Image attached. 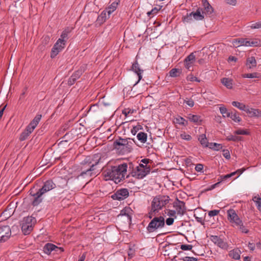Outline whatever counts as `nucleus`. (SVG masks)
<instances>
[{"instance_id": "1", "label": "nucleus", "mask_w": 261, "mask_h": 261, "mask_svg": "<svg viewBox=\"0 0 261 261\" xmlns=\"http://www.w3.org/2000/svg\"><path fill=\"white\" fill-rule=\"evenodd\" d=\"M127 168L128 164L125 163L115 166H108L102 168V175L105 180H111L118 184L124 179Z\"/></svg>"}, {"instance_id": "2", "label": "nucleus", "mask_w": 261, "mask_h": 261, "mask_svg": "<svg viewBox=\"0 0 261 261\" xmlns=\"http://www.w3.org/2000/svg\"><path fill=\"white\" fill-rule=\"evenodd\" d=\"M56 187V184L52 180L49 179L45 181L42 188L39 189L37 192H35L34 191V188L31 189L30 190V194L34 197V199L32 202V205L37 206L40 204L43 200L42 195Z\"/></svg>"}, {"instance_id": "3", "label": "nucleus", "mask_w": 261, "mask_h": 261, "mask_svg": "<svg viewBox=\"0 0 261 261\" xmlns=\"http://www.w3.org/2000/svg\"><path fill=\"white\" fill-rule=\"evenodd\" d=\"M135 143L134 139L130 138L123 139L119 137L113 143L114 147L119 154H125L130 152Z\"/></svg>"}, {"instance_id": "4", "label": "nucleus", "mask_w": 261, "mask_h": 261, "mask_svg": "<svg viewBox=\"0 0 261 261\" xmlns=\"http://www.w3.org/2000/svg\"><path fill=\"white\" fill-rule=\"evenodd\" d=\"M169 197L166 195H159L154 197L151 203L150 214L152 213H158L169 203Z\"/></svg>"}, {"instance_id": "5", "label": "nucleus", "mask_w": 261, "mask_h": 261, "mask_svg": "<svg viewBox=\"0 0 261 261\" xmlns=\"http://www.w3.org/2000/svg\"><path fill=\"white\" fill-rule=\"evenodd\" d=\"M42 118L41 114H37L26 127L24 130L21 134L19 139L20 141L26 140L30 134L34 131L39 124Z\"/></svg>"}, {"instance_id": "6", "label": "nucleus", "mask_w": 261, "mask_h": 261, "mask_svg": "<svg viewBox=\"0 0 261 261\" xmlns=\"http://www.w3.org/2000/svg\"><path fill=\"white\" fill-rule=\"evenodd\" d=\"M232 44L234 47L241 46L258 47L261 46V41L258 39L248 40L247 38H240L233 39Z\"/></svg>"}, {"instance_id": "7", "label": "nucleus", "mask_w": 261, "mask_h": 261, "mask_svg": "<svg viewBox=\"0 0 261 261\" xmlns=\"http://www.w3.org/2000/svg\"><path fill=\"white\" fill-rule=\"evenodd\" d=\"M165 219L163 216L155 217L149 223L146 230L149 233L156 232L165 226Z\"/></svg>"}, {"instance_id": "8", "label": "nucleus", "mask_w": 261, "mask_h": 261, "mask_svg": "<svg viewBox=\"0 0 261 261\" xmlns=\"http://www.w3.org/2000/svg\"><path fill=\"white\" fill-rule=\"evenodd\" d=\"M36 223L35 217L28 216L24 217L20 221L21 230L24 235L30 234L33 230V227Z\"/></svg>"}, {"instance_id": "9", "label": "nucleus", "mask_w": 261, "mask_h": 261, "mask_svg": "<svg viewBox=\"0 0 261 261\" xmlns=\"http://www.w3.org/2000/svg\"><path fill=\"white\" fill-rule=\"evenodd\" d=\"M150 166L149 165H144L143 164H139L136 167L135 169L131 172L132 176L138 179H142L150 173Z\"/></svg>"}, {"instance_id": "10", "label": "nucleus", "mask_w": 261, "mask_h": 261, "mask_svg": "<svg viewBox=\"0 0 261 261\" xmlns=\"http://www.w3.org/2000/svg\"><path fill=\"white\" fill-rule=\"evenodd\" d=\"M81 172L77 176V179L81 178H90L93 176H95L96 173L94 172L93 170L90 167L89 164H86L84 162V160L81 163Z\"/></svg>"}, {"instance_id": "11", "label": "nucleus", "mask_w": 261, "mask_h": 261, "mask_svg": "<svg viewBox=\"0 0 261 261\" xmlns=\"http://www.w3.org/2000/svg\"><path fill=\"white\" fill-rule=\"evenodd\" d=\"M84 162L86 164H89L90 167H91L94 171L95 170V166L102 162L101 154L95 153L92 156H87L85 158Z\"/></svg>"}, {"instance_id": "12", "label": "nucleus", "mask_w": 261, "mask_h": 261, "mask_svg": "<svg viewBox=\"0 0 261 261\" xmlns=\"http://www.w3.org/2000/svg\"><path fill=\"white\" fill-rule=\"evenodd\" d=\"M211 241L216 246L222 249L227 250L229 245L226 240L220 236L211 235L210 237Z\"/></svg>"}, {"instance_id": "13", "label": "nucleus", "mask_w": 261, "mask_h": 261, "mask_svg": "<svg viewBox=\"0 0 261 261\" xmlns=\"http://www.w3.org/2000/svg\"><path fill=\"white\" fill-rule=\"evenodd\" d=\"M66 43L60 39H58L50 53V57L53 59L56 57L65 47Z\"/></svg>"}, {"instance_id": "14", "label": "nucleus", "mask_w": 261, "mask_h": 261, "mask_svg": "<svg viewBox=\"0 0 261 261\" xmlns=\"http://www.w3.org/2000/svg\"><path fill=\"white\" fill-rule=\"evenodd\" d=\"M227 219L229 222L233 224V226H236L242 223V220L239 217L233 209H229L227 211Z\"/></svg>"}, {"instance_id": "15", "label": "nucleus", "mask_w": 261, "mask_h": 261, "mask_svg": "<svg viewBox=\"0 0 261 261\" xmlns=\"http://www.w3.org/2000/svg\"><path fill=\"white\" fill-rule=\"evenodd\" d=\"M173 206L175 208V213L180 216H183L186 212L185 203L178 199L173 202Z\"/></svg>"}, {"instance_id": "16", "label": "nucleus", "mask_w": 261, "mask_h": 261, "mask_svg": "<svg viewBox=\"0 0 261 261\" xmlns=\"http://www.w3.org/2000/svg\"><path fill=\"white\" fill-rule=\"evenodd\" d=\"M129 195V192L127 189L123 188L116 191L111 196V198L114 200H122L126 198Z\"/></svg>"}, {"instance_id": "17", "label": "nucleus", "mask_w": 261, "mask_h": 261, "mask_svg": "<svg viewBox=\"0 0 261 261\" xmlns=\"http://www.w3.org/2000/svg\"><path fill=\"white\" fill-rule=\"evenodd\" d=\"M11 235V231L10 227L4 225L0 227V243L7 241Z\"/></svg>"}, {"instance_id": "18", "label": "nucleus", "mask_w": 261, "mask_h": 261, "mask_svg": "<svg viewBox=\"0 0 261 261\" xmlns=\"http://www.w3.org/2000/svg\"><path fill=\"white\" fill-rule=\"evenodd\" d=\"M202 12L204 15H210L214 12V9L208 2L207 0H201Z\"/></svg>"}, {"instance_id": "19", "label": "nucleus", "mask_w": 261, "mask_h": 261, "mask_svg": "<svg viewBox=\"0 0 261 261\" xmlns=\"http://www.w3.org/2000/svg\"><path fill=\"white\" fill-rule=\"evenodd\" d=\"M133 71L135 72L138 76V81L135 83V85L137 84L139 81L142 79V73L143 72V70L141 69L139 64L137 62V61H136L133 65L132 67Z\"/></svg>"}, {"instance_id": "20", "label": "nucleus", "mask_w": 261, "mask_h": 261, "mask_svg": "<svg viewBox=\"0 0 261 261\" xmlns=\"http://www.w3.org/2000/svg\"><path fill=\"white\" fill-rule=\"evenodd\" d=\"M202 8L198 7L195 12H192L193 18L195 20H202L204 18V14L202 11Z\"/></svg>"}, {"instance_id": "21", "label": "nucleus", "mask_w": 261, "mask_h": 261, "mask_svg": "<svg viewBox=\"0 0 261 261\" xmlns=\"http://www.w3.org/2000/svg\"><path fill=\"white\" fill-rule=\"evenodd\" d=\"M245 112H246L248 114L249 116L250 117H261V111L258 109L249 108L248 107H247V108Z\"/></svg>"}, {"instance_id": "22", "label": "nucleus", "mask_w": 261, "mask_h": 261, "mask_svg": "<svg viewBox=\"0 0 261 261\" xmlns=\"http://www.w3.org/2000/svg\"><path fill=\"white\" fill-rule=\"evenodd\" d=\"M73 29V28L66 27L62 31L60 35V38L58 39H60L62 40L63 42L66 43L67 41L69 38L68 35L69 33L71 32Z\"/></svg>"}, {"instance_id": "23", "label": "nucleus", "mask_w": 261, "mask_h": 261, "mask_svg": "<svg viewBox=\"0 0 261 261\" xmlns=\"http://www.w3.org/2000/svg\"><path fill=\"white\" fill-rule=\"evenodd\" d=\"M188 119L197 125H200L202 121L201 116L197 115L189 114L187 116Z\"/></svg>"}, {"instance_id": "24", "label": "nucleus", "mask_w": 261, "mask_h": 261, "mask_svg": "<svg viewBox=\"0 0 261 261\" xmlns=\"http://www.w3.org/2000/svg\"><path fill=\"white\" fill-rule=\"evenodd\" d=\"M56 248H58V247L53 244L48 243L45 245L43 250L45 254L49 255L52 251L55 250L58 252V251L56 250Z\"/></svg>"}, {"instance_id": "25", "label": "nucleus", "mask_w": 261, "mask_h": 261, "mask_svg": "<svg viewBox=\"0 0 261 261\" xmlns=\"http://www.w3.org/2000/svg\"><path fill=\"white\" fill-rule=\"evenodd\" d=\"M131 212L132 210L130 207H125L120 211L119 216H125L127 218V221L130 222L132 220Z\"/></svg>"}, {"instance_id": "26", "label": "nucleus", "mask_w": 261, "mask_h": 261, "mask_svg": "<svg viewBox=\"0 0 261 261\" xmlns=\"http://www.w3.org/2000/svg\"><path fill=\"white\" fill-rule=\"evenodd\" d=\"M14 213L13 207H11V204H9L6 209L2 213L1 216H4V219L9 218Z\"/></svg>"}, {"instance_id": "27", "label": "nucleus", "mask_w": 261, "mask_h": 261, "mask_svg": "<svg viewBox=\"0 0 261 261\" xmlns=\"http://www.w3.org/2000/svg\"><path fill=\"white\" fill-rule=\"evenodd\" d=\"M256 64L257 63L255 59V57H250L247 59L246 65L248 68H253L256 67Z\"/></svg>"}, {"instance_id": "28", "label": "nucleus", "mask_w": 261, "mask_h": 261, "mask_svg": "<svg viewBox=\"0 0 261 261\" xmlns=\"http://www.w3.org/2000/svg\"><path fill=\"white\" fill-rule=\"evenodd\" d=\"M222 84L227 89H231L233 87L232 80L229 78L223 77L221 79Z\"/></svg>"}, {"instance_id": "29", "label": "nucleus", "mask_w": 261, "mask_h": 261, "mask_svg": "<svg viewBox=\"0 0 261 261\" xmlns=\"http://www.w3.org/2000/svg\"><path fill=\"white\" fill-rule=\"evenodd\" d=\"M117 6V3L113 2L111 4L110 6H109L107 8H106L104 10L107 13L108 17H110V15L116 10Z\"/></svg>"}, {"instance_id": "30", "label": "nucleus", "mask_w": 261, "mask_h": 261, "mask_svg": "<svg viewBox=\"0 0 261 261\" xmlns=\"http://www.w3.org/2000/svg\"><path fill=\"white\" fill-rule=\"evenodd\" d=\"M198 140L203 147H207L208 146V140L205 134H201L199 135L198 138Z\"/></svg>"}, {"instance_id": "31", "label": "nucleus", "mask_w": 261, "mask_h": 261, "mask_svg": "<svg viewBox=\"0 0 261 261\" xmlns=\"http://www.w3.org/2000/svg\"><path fill=\"white\" fill-rule=\"evenodd\" d=\"M229 256L234 259H239L240 258V251L238 249H233L229 251Z\"/></svg>"}, {"instance_id": "32", "label": "nucleus", "mask_w": 261, "mask_h": 261, "mask_svg": "<svg viewBox=\"0 0 261 261\" xmlns=\"http://www.w3.org/2000/svg\"><path fill=\"white\" fill-rule=\"evenodd\" d=\"M137 138L140 142L145 143L147 139V134L144 132H140L137 135Z\"/></svg>"}, {"instance_id": "33", "label": "nucleus", "mask_w": 261, "mask_h": 261, "mask_svg": "<svg viewBox=\"0 0 261 261\" xmlns=\"http://www.w3.org/2000/svg\"><path fill=\"white\" fill-rule=\"evenodd\" d=\"M194 20L192 12L187 13L186 15L182 17V21L184 23H190Z\"/></svg>"}, {"instance_id": "34", "label": "nucleus", "mask_w": 261, "mask_h": 261, "mask_svg": "<svg viewBox=\"0 0 261 261\" xmlns=\"http://www.w3.org/2000/svg\"><path fill=\"white\" fill-rule=\"evenodd\" d=\"M243 78H261V74L258 72H253L251 73H245L242 75Z\"/></svg>"}, {"instance_id": "35", "label": "nucleus", "mask_w": 261, "mask_h": 261, "mask_svg": "<svg viewBox=\"0 0 261 261\" xmlns=\"http://www.w3.org/2000/svg\"><path fill=\"white\" fill-rule=\"evenodd\" d=\"M175 122L182 126H187L188 124V121L181 116H178L175 119Z\"/></svg>"}, {"instance_id": "36", "label": "nucleus", "mask_w": 261, "mask_h": 261, "mask_svg": "<svg viewBox=\"0 0 261 261\" xmlns=\"http://www.w3.org/2000/svg\"><path fill=\"white\" fill-rule=\"evenodd\" d=\"M252 200L255 203L257 210L261 212V198L258 196H255L253 197Z\"/></svg>"}, {"instance_id": "37", "label": "nucleus", "mask_w": 261, "mask_h": 261, "mask_svg": "<svg viewBox=\"0 0 261 261\" xmlns=\"http://www.w3.org/2000/svg\"><path fill=\"white\" fill-rule=\"evenodd\" d=\"M232 105L233 107H237L241 111H245L247 107L243 103L238 101H232Z\"/></svg>"}, {"instance_id": "38", "label": "nucleus", "mask_w": 261, "mask_h": 261, "mask_svg": "<svg viewBox=\"0 0 261 261\" xmlns=\"http://www.w3.org/2000/svg\"><path fill=\"white\" fill-rule=\"evenodd\" d=\"M219 110L220 113L222 115V116L224 118L225 117H229L230 114L231 112H228V110L224 106H221L219 108Z\"/></svg>"}, {"instance_id": "39", "label": "nucleus", "mask_w": 261, "mask_h": 261, "mask_svg": "<svg viewBox=\"0 0 261 261\" xmlns=\"http://www.w3.org/2000/svg\"><path fill=\"white\" fill-rule=\"evenodd\" d=\"M108 18L109 17L107 13L103 10L101 13V14L98 16L97 21H100L101 22H103Z\"/></svg>"}, {"instance_id": "40", "label": "nucleus", "mask_w": 261, "mask_h": 261, "mask_svg": "<svg viewBox=\"0 0 261 261\" xmlns=\"http://www.w3.org/2000/svg\"><path fill=\"white\" fill-rule=\"evenodd\" d=\"M209 147L214 150L218 151L222 149V146L221 144L217 143H211L210 144Z\"/></svg>"}, {"instance_id": "41", "label": "nucleus", "mask_w": 261, "mask_h": 261, "mask_svg": "<svg viewBox=\"0 0 261 261\" xmlns=\"http://www.w3.org/2000/svg\"><path fill=\"white\" fill-rule=\"evenodd\" d=\"M241 140V137L235 135H229L226 137V140L238 142Z\"/></svg>"}, {"instance_id": "42", "label": "nucleus", "mask_w": 261, "mask_h": 261, "mask_svg": "<svg viewBox=\"0 0 261 261\" xmlns=\"http://www.w3.org/2000/svg\"><path fill=\"white\" fill-rule=\"evenodd\" d=\"M229 117L234 121L236 122H240L241 121V118L236 113L231 112Z\"/></svg>"}, {"instance_id": "43", "label": "nucleus", "mask_w": 261, "mask_h": 261, "mask_svg": "<svg viewBox=\"0 0 261 261\" xmlns=\"http://www.w3.org/2000/svg\"><path fill=\"white\" fill-rule=\"evenodd\" d=\"M251 29H261V21L256 22H252L248 26Z\"/></svg>"}, {"instance_id": "44", "label": "nucleus", "mask_w": 261, "mask_h": 261, "mask_svg": "<svg viewBox=\"0 0 261 261\" xmlns=\"http://www.w3.org/2000/svg\"><path fill=\"white\" fill-rule=\"evenodd\" d=\"M195 60V56L193 53H191L185 59V62H191L193 64Z\"/></svg>"}, {"instance_id": "45", "label": "nucleus", "mask_w": 261, "mask_h": 261, "mask_svg": "<svg viewBox=\"0 0 261 261\" xmlns=\"http://www.w3.org/2000/svg\"><path fill=\"white\" fill-rule=\"evenodd\" d=\"M142 126L140 124H137V125L133 126V128L131 129V133L134 135H136L137 132L141 129H142Z\"/></svg>"}, {"instance_id": "46", "label": "nucleus", "mask_w": 261, "mask_h": 261, "mask_svg": "<svg viewBox=\"0 0 261 261\" xmlns=\"http://www.w3.org/2000/svg\"><path fill=\"white\" fill-rule=\"evenodd\" d=\"M179 70L176 68L172 69L170 72L169 74L171 77H177L179 75Z\"/></svg>"}, {"instance_id": "47", "label": "nucleus", "mask_w": 261, "mask_h": 261, "mask_svg": "<svg viewBox=\"0 0 261 261\" xmlns=\"http://www.w3.org/2000/svg\"><path fill=\"white\" fill-rule=\"evenodd\" d=\"M84 72V69H79L77 71H75L73 74V77H75L76 79H78L82 75L83 73Z\"/></svg>"}, {"instance_id": "48", "label": "nucleus", "mask_w": 261, "mask_h": 261, "mask_svg": "<svg viewBox=\"0 0 261 261\" xmlns=\"http://www.w3.org/2000/svg\"><path fill=\"white\" fill-rule=\"evenodd\" d=\"M236 135H248L250 133L245 129H239L236 130L234 133Z\"/></svg>"}, {"instance_id": "49", "label": "nucleus", "mask_w": 261, "mask_h": 261, "mask_svg": "<svg viewBox=\"0 0 261 261\" xmlns=\"http://www.w3.org/2000/svg\"><path fill=\"white\" fill-rule=\"evenodd\" d=\"M135 249L134 246L129 247L127 252L128 256L130 258H133L135 255Z\"/></svg>"}, {"instance_id": "50", "label": "nucleus", "mask_w": 261, "mask_h": 261, "mask_svg": "<svg viewBox=\"0 0 261 261\" xmlns=\"http://www.w3.org/2000/svg\"><path fill=\"white\" fill-rule=\"evenodd\" d=\"M184 102L186 103L188 106H189L191 108L193 107L194 106V101L191 98H186L185 99H184Z\"/></svg>"}, {"instance_id": "51", "label": "nucleus", "mask_w": 261, "mask_h": 261, "mask_svg": "<svg viewBox=\"0 0 261 261\" xmlns=\"http://www.w3.org/2000/svg\"><path fill=\"white\" fill-rule=\"evenodd\" d=\"M180 136L182 139L185 140L187 141H190L192 139V137L190 135L187 134L185 132L181 134Z\"/></svg>"}, {"instance_id": "52", "label": "nucleus", "mask_w": 261, "mask_h": 261, "mask_svg": "<svg viewBox=\"0 0 261 261\" xmlns=\"http://www.w3.org/2000/svg\"><path fill=\"white\" fill-rule=\"evenodd\" d=\"M167 212H166L167 216H169L171 218H176V213H175V211L174 210H167Z\"/></svg>"}, {"instance_id": "53", "label": "nucleus", "mask_w": 261, "mask_h": 261, "mask_svg": "<svg viewBox=\"0 0 261 261\" xmlns=\"http://www.w3.org/2000/svg\"><path fill=\"white\" fill-rule=\"evenodd\" d=\"M236 226L238 227L242 232L245 233L248 232V230L244 226L243 222H242L240 225H238Z\"/></svg>"}, {"instance_id": "54", "label": "nucleus", "mask_w": 261, "mask_h": 261, "mask_svg": "<svg viewBox=\"0 0 261 261\" xmlns=\"http://www.w3.org/2000/svg\"><path fill=\"white\" fill-rule=\"evenodd\" d=\"M192 248V245L182 244L180 245V249L182 250H191Z\"/></svg>"}, {"instance_id": "55", "label": "nucleus", "mask_w": 261, "mask_h": 261, "mask_svg": "<svg viewBox=\"0 0 261 261\" xmlns=\"http://www.w3.org/2000/svg\"><path fill=\"white\" fill-rule=\"evenodd\" d=\"M195 170L198 172H203V165L202 164H198L195 167Z\"/></svg>"}, {"instance_id": "56", "label": "nucleus", "mask_w": 261, "mask_h": 261, "mask_svg": "<svg viewBox=\"0 0 261 261\" xmlns=\"http://www.w3.org/2000/svg\"><path fill=\"white\" fill-rule=\"evenodd\" d=\"M158 11L159 9L156 7H154L151 11L147 13V15L150 17L158 13Z\"/></svg>"}, {"instance_id": "57", "label": "nucleus", "mask_w": 261, "mask_h": 261, "mask_svg": "<svg viewBox=\"0 0 261 261\" xmlns=\"http://www.w3.org/2000/svg\"><path fill=\"white\" fill-rule=\"evenodd\" d=\"M50 41V37L48 36H46L42 38V44L45 46L47 45Z\"/></svg>"}, {"instance_id": "58", "label": "nucleus", "mask_w": 261, "mask_h": 261, "mask_svg": "<svg viewBox=\"0 0 261 261\" xmlns=\"http://www.w3.org/2000/svg\"><path fill=\"white\" fill-rule=\"evenodd\" d=\"M183 261H197L198 258L194 257L185 256L180 259Z\"/></svg>"}, {"instance_id": "59", "label": "nucleus", "mask_w": 261, "mask_h": 261, "mask_svg": "<svg viewBox=\"0 0 261 261\" xmlns=\"http://www.w3.org/2000/svg\"><path fill=\"white\" fill-rule=\"evenodd\" d=\"M223 151V155L225 158H226L227 160H229L230 159V155L229 151L228 149H223L222 150Z\"/></svg>"}, {"instance_id": "60", "label": "nucleus", "mask_w": 261, "mask_h": 261, "mask_svg": "<svg viewBox=\"0 0 261 261\" xmlns=\"http://www.w3.org/2000/svg\"><path fill=\"white\" fill-rule=\"evenodd\" d=\"M219 212H220L219 210H212L208 212V215L211 217L215 216L217 215L219 213Z\"/></svg>"}, {"instance_id": "61", "label": "nucleus", "mask_w": 261, "mask_h": 261, "mask_svg": "<svg viewBox=\"0 0 261 261\" xmlns=\"http://www.w3.org/2000/svg\"><path fill=\"white\" fill-rule=\"evenodd\" d=\"M194 216L196 221L200 223L202 225H204V220L202 217H199L198 216H196L195 214H194Z\"/></svg>"}, {"instance_id": "62", "label": "nucleus", "mask_w": 261, "mask_h": 261, "mask_svg": "<svg viewBox=\"0 0 261 261\" xmlns=\"http://www.w3.org/2000/svg\"><path fill=\"white\" fill-rule=\"evenodd\" d=\"M77 79H76L75 77H73L72 75H71L68 80V84L69 85H73Z\"/></svg>"}, {"instance_id": "63", "label": "nucleus", "mask_w": 261, "mask_h": 261, "mask_svg": "<svg viewBox=\"0 0 261 261\" xmlns=\"http://www.w3.org/2000/svg\"><path fill=\"white\" fill-rule=\"evenodd\" d=\"M174 218L169 217L167 218L166 220V223L167 225L170 226L173 224L174 221Z\"/></svg>"}, {"instance_id": "64", "label": "nucleus", "mask_w": 261, "mask_h": 261, "mask_svg": "<svg viewBox=\"0 0 261 261\" xmlns=\"http://www.w3.org/2000/svg\"><path fill=\"white\" fill-rule=\"evenodd\" d=\"M133 112L134 111L129 109H125L122 111V114L125 116H127L129 113L132 114Z\"/></svg>"}]
</instances>
